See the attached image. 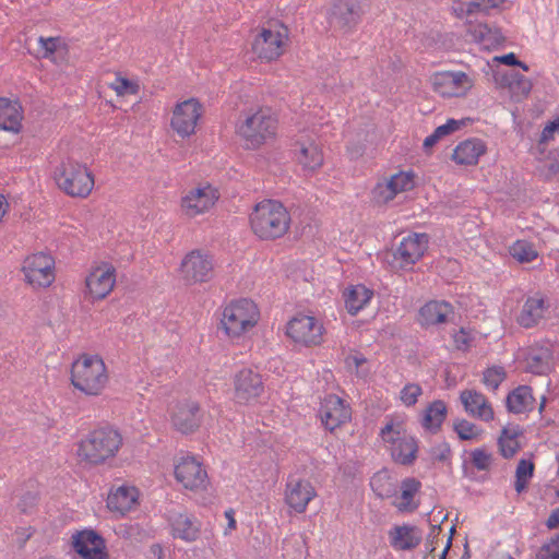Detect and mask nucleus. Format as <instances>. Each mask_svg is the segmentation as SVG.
Here are the masks:
<instances>
[{
  "mask_svg": "<svg viewBox=\"0 0 559 559\" xmlns=\"http://www.w3.org/2000/svg\"><path fill=\"white\" fill-rule=\"evenodd\" d=\"M511 254L520 262H531L537 257V252L525 241H516L511 248Z\"/></svg>",
  "mask_w": 559,
  "mask_h": 559,
  "instance_id": "43",
  "label": "nucleus"
},
{
  "mask_svg": "<svg viewBox=\"0 0 559 559\" xmlns=\"http://www.w3.org/2000/svg\"><path fill=\"white\" fill-rule=\"evenodd\" d=\"M496 59L499 62H501L506 66H510V67H515L516 64H520V60L516 58V56L513 52L503 55L501 57H497Z\"/></svg>",
  "mask_w": 559,
  "mask_h": 559,
  "instance_id": "60",
  "label": "nucleus"
},
{
  "mask_svg": "<svg viewBox=\"0 0 559 559\" xmlns=\"http://www.w3.org/2000/svg\"><path fill=\"white\" fill-rule=\"evenodd\" d=\"M471 462L478 471H488L492 463V455L486 449H475L471 452Z\"/></svg>",
  "mask_w": 559,
  "mask_h": 559,
  "instance_id": "45",
  "label": "nucleus"
},
{
  "mask_svg": "<svg viewBox=\"0 0 559 559\" xmlns=\"http://www.w3.org/2000/svg\"><path fill=\"white\" fill-rule=\"evenodd\" d=\"M216 200V191L211 186L195 188L182 198L181 207L186 215L194 217L207 211Z\"/></svg>",
  "mask_w": 559,
  "mask_h": 559,
  "instance_id": "18",
  "label": "nucleus"
},
{
  "mask_svg": "<svg viewBox=\"0 0 559 559\" xmlns=\"http://www.w3.org/2000/svg\"><path fill=\"white\" fill-rule=\"evenodd\" d=\"M559 131V117L552 121H549L543 129L539 144H544L554 139V133Z\"/></svg>",
  "mask_w": 559,
  "mask_h": 559,
  "instance_id": "56",
  "label": "nucleus"
},
{
  "mask_svg": "<svg viewBox=\"0 0 559 559\" xmlns=\"http://www.w3.org/2000/svg\"><path fill=\"white\" fill-rule=\"evenodd\" d=\"M284 34L262 28L252 43V50L260 59L272 61L282 55Z\"/></svg>",
  "mask_w": 559,
  "mask_h": 559,
  "instance_id": "19",
  "label": "nucleus"
},
{
  "mask_svg": "<svg viewBox=\"0 0 559 559\" xmlns=\"http://www.w3.org/2000/svg\"><path fill=\"white\" fill-rule=\"evenodd\" d=\"M55 179L70 197L86 198L94 187V178L88 169L72 159L62 162L56 168Z\"/></svg>",
  "mask_w": 559,
  "mask_h": 559,
  "instance_id": "5",
  "label": "nucleus"
},
{
  "mask_svg": "<svg viewBox=\"0 0 559 559\" xmlns=\"http://www.w3.org/2000/svg\"><path fill=\"white\" fill-rule=\"evenodd\" d=\"M546 525L548 528L552 530L559 526V511L558 509L554 510L546 521Z\"/></svg>",
  "mask_w": 559,
  "mask_h": 559,
  "instance_id": "62",
  "label": "nucleus"
},
{
  "mask_svg": "<svg viewBox=\"0 0 559 559\" xmlns=\"http://www.w3.org/2000/svg\"><path fill=\"white\" fill-rule=\"evenodd\" d=\"M506 377L503 367H491L484 371L483 381L487 386L497 390Z\"/></svg>",
  "mask_w": 559,
  "mask_h": 559,
  "instance_id": "44",
  "label": "nucleus"
},
{
  "mask_svg": "<svg viewBox=\"0 0 559 559\" xmlns=\"http://www.w3.org/2000/svg\"><path fill=\"white\" fill-rule=\"evenodd\" d=\"M421 394L423 389L418 383H408L401 390L400 397L406 406H414Z\"/></svg>",
  "mask_w": 559,
  "mask_h": 559,
  "instance_id": "46",
  "label": "nucleus"
},
{
  "mask_svg": "<svg viewBox=\"0 0 559 559\" xmlns=\"http://www.w3.org/2000/svg\"><path fill=\"white\" fill-rule=\"evenodd\" d=\"M432 86L443 97H461L473 87V80L461 71H445L432 76Z\"/></svg>",
  "mask_w": 559,
  "mask_h": 559,
  "instance_id": "11",
  "label": "nucleus"
},
{
  "mask_svg": "<svg viewBox=\"0 0 559 559\" xmlns=\"http://www.w3.org/2000/svg\"><path fill=\"white\" fill-rule=\"evenodd\" d=\"M427 234H413L403 238L394 252V258L401 261V266L415 264L428 248Z\"/></svg>",
  "mask_w": 559,
  "mask_h": 559,
  "instance_id": "17",
  "label": "nucleus"
},
{
  "mask_svg": "<svg viewBox=\"0 0 559 559\" xmlns=\"http://www.w3.org/2000/svg\"><path fill=\"white\" fill-rule=\"evenodd\" d=\"M111 87L119 96H123L126 94L136 95L140 90L136 83L126 78H117L116 83L111 84Z\"/></svg>",
  "mask_w": 559,
  "mask_h": 559,
  "instance_id": "50",
  "label": "nucleus"
},
{
  "mask_svg": "<svg viewBox=\"0 0 559 559\" xmlns=\"http://www.w3.org/2000/svg\"><path fill=\"white\" fill-rule=\"evenodd\" d=\"M298 162L305 169L313 171L322 166L323 154L316 143H301Z\"/></svg>",
  "mask_w": 559,
  "mask_h": 559,
  "instance_id": "36",
  "label": "nucleus"
},
{
  "mask_svg": "<svg viewBox=\"0 0 559 559\" xmlns=\"http://www.w3.org/2000/svg\"><path fill=\"white\" fill-rule=\"evenodd\" d=\"M38 43H39L40 50H41V57L52 60L53 55L57 51V48L59 46L60 38L59 37H47L46 38V37L40 36L38 39Z\"/></svg>",
  "mask_w": 559,
  "mask_h": 559,
  "instance_id": "51",
  "label": "nucleus"
},
{
  "mask_svg": "<svg viewBox=\"0 0 559 559\" xmlns=\"http://www.w3.org/2000/svg\"><path fill=\"white\" fill-rule=\"evenodd\" d=\"M552 368V355L548 348L532 349L526 357V369L535 374H545Z\"/></svg>",
  "mask_w": 559,
  "mask_h": 559,
  "instance_id": "35",
  "label": "nucleus"
},
{
  "mask_svg": "<svg viewBox=\"0 0 559 559\" xmlns=\"http://www.w3.org/2000/svg\"><path fill=\"white\" fill-rule=\"evenodd\" d=\"M485 152L486 146L480 140L469 139L455 147L452 158L460 165H475Z\"/></svg>",
  "mask_w": 559,
  "mask_h": 559,
  "instance_id": "28",
  "label": "nucleus"
},
{
  "mask_svg": "<svg viewBox=\"0 0 559 559\" xmlns=\"http://www.w3.org/2000/svg\"><path fill=\"white\" fill-rule=\"evenodd\" d=\"M85 282L91 296L94 299H103L115 286V269L108 265L96 267Z\"/></svg>",
  "mask_w": 559,
  "mask_h": 559,
  "instance_id": "21",
  "label": "nucleus"
},
{
  "mask_svg": "<svg viewBox=\"0 0 559 559\" xmlns=\"http://www.w3.org/2000/svg\"><path fill=\"white\" fill-rule=\"evenodd\" d=\"M547 309L544 298L528 297L518 317L521 326L530 329L538 324Z\"/></svg>",
  "mask_w": 559,
  "mask_h": 559,
  "instance_id": "30",
  "label": "nucleus"
},
{
  "mask_svg": "<svg viewBox=\"0 0 559 559\" xmlns=\"http://www.w3.org/2000/svg\"><path fill=\"white\" fill-rule=\"evenodd\" d=\"M447 405L442 400H436L424 411L420 419L423 428L431 433H437L447 418Z\"/></svg>",
  "mask_w": 559,
  "mask_h": 559,
  "instance_id": "31",
  "label": "nucleus"
},
{
  "mask_svg": "<svg viewBox=\"0 0 559 559\" xmlns=\"http://www.w3.org/2000/svg\"><path fill=\"white\" fill-rule=\"evenodd\" d=\"M319 415L323 426L333 431L350 420V407L335 394H330L321 402Z\"/></svg>",
  "mask_w": 559,
  "mask_h": 559,
  "instance_id": "15",
  "label": "nucleus"
},
{
  "mask_svg": "<svg viewBox=\"0 0 559 559\" xmlns=\"http://www.w3.org/2000/svg\"><path fill=\"white\" fill-rule=\"evenodd\" d=\"M72 546L83 559H108L105 539L94 530L75 533Z\"/></svg>",
  "mask_w": 559,
  "mask_h": 559,
  "instance_id": "16",
  "label": "nucleus"
},
{
  "mask_svg": "<svg viewBox=\"0 0 559 559\" xmlns=\"http://www.w3.org/2000/svg\"><path fill=\"white\" fill-rule=\"evenodd\" d=\"M276 130L277 119L270 108H258L246 112L236 126L237 134L249 150H257L274 139Z\"/></svg>",
  "mask_w": 559,
  "mask_h": 559,
  "instance_id": "3",
  "label": "nucleus"
},
{
  "mask_svg": "<svg viewBox=\"0 0 559 559\" xmlns=\"http://www.w3.org/2000/svg\"><path fill=\"white\" fill-rule=\"evenodd\" d=\"M108 381L106 365L99 356H82L73 362L71 382L87 395L102 393Z\"/></svg>",
  "mask_w": 559,
  "mask_h": 559,
  "instance_id": "4",
  "label": "nucleus"
},
{
  "mask_svg": "<svg viewBox=\"0 0 559 559\" xmlns=\"http://www.w3.org/2000/svg\"><path fill=\"white\" fill-rule=\"evenodd\" d=\"M314 496L316 490L307 480H290L286 485L285 501L298 513L306 511L308 503Z\"/></svg>",
  "mask_w": 559,
  "mask_h": 559,
  "instance_id": "22",
  "label": "nucleus"
},
{
  "mask_svg": "<svg viewBox=\"0 0 559 559\" xmlns=\"http://www.w3.org/2000/svg\"><path fill=\"white\" fill-rule=\"evenodd\" d=\"M440 531H441V527L439 525L431 527V532L427 538V546L430 547L429 552H432L435 550V547L432 546L433 539L439 535Z\"/></svg>",
  "mask_w": 559,
  "mask_h": 559,
  "instance_id": "63",
  "label": "nucleus"
},
{
  "mask_svg": "<svg viewBox=\"0 0 559 559\" xmlns=\"http://www.w3.org/2000/svg\"><path fill=\"white\" fill-rule=\"evenodd\" d=\"M386 182L378 183L373 191V199L377 203H388L393 200L396 195L395 191L390 187V189H385Z\"/></svg>",
  "mask_w": 559,
  "mask_h": 559,
  "instance_id": "53",
  "label": "nucleus"
},
{
  "mask_svg": "<svg viewBox=\"0 0 559 559\" xmlns=\"http://www.w3.org/2000/svg\"><path fill=\"white\" fill-rule=\"evenodd\" d=\"M22 118V106L17 100L0 98V129L19 132Z\"/></svg>",
  "mask_w": 559,
  "mask_h": 559,
  "instance_id": "29",
  "label": "nucleus"
},
{
  "mask_svg": "<svg viewBox=\"0 0 559 559\" xmlns=\"http://www.w3.org/2000/svg\"><path fill=\"white\" fill-rule=\"evenodd\" d=\"M202 112V104L197 98L186 99L175 106L170 126L179 136L189 138L194 134Z\"/></svg>",
  "mask_w": 559,
  "mask_h": 559,
  "instance_id": "9",
  "label": "nucleus"
},
{
  "mask_svg": "<svg viewBox=\"0 0 559 559\" xmlns=\"http://www.w3.org/2000/svg\"><path fill=\"white\" fill-rule=\"evenodd\" d=\"M522 433V431L519 429V427H504L501 431L500 437H506L508 439H514L518 440V437Z\"/></svg>",
  "mask_w": 559,
  "mask_h": 559,
  "instance_id": "61",
  "label": "nucleus"
},
{
  "mask_svg": "<svg viewBox=\"0 0 559 559\" xmlns=\"http://www.w3.org/2000/svg\"><path fill=\"white\" fill-rule=\"evenodd\" d=\"M391 546L397 550H412L423 540V532L415 525H396L390 532Z\"/></svg>",
  "mask_w": 559,
  "mask_h": 559,
  "instance_id": "23",
  "label": "nucleus"
},
{
  "mask_svg": "<svg viewBox=\"0 0 559 559\" xmlns=\"http://www.w3.org/2000/svg\"><path fill=\"white\" fill-rule=\"evenodd\" d=\"M171 423L181 433L193 432L200 426V406L192 401L178 403L171 414Z\"/></svg>",
  "mask_w": 559,
  "mask_h": 559,
  "instance_id": "20",
  "label": "nucleus"
},
{
  "mask_svg": "<svg viewBox=\"0 0 559 559\" xmlns=\"http://www.w3.org/2000/svg\"><path fill=\"white\" fill-rule=\"evenodd\" d=\"M453 313V307L447 301L431 300L426 302L418 313V322L423 326L444 323L449 314Z\"/></svg>",
  "mask_w": 559,
  "mask_h": 559,
  "instance_id": "24",
  "label": "nucleus"
},
{
  "mask_svg": "<svg viewBox=\"0 0 559 559\" xmlns=\"http://www.w3.org/2000/svg\"><path fill=\"white\" fill-rule=\"evenodd\" d=\"M372 490L381 499L390 498L395 493V488L386 475L377 474L370 481Z\"/></svg>",
  "mask_w": 559,
  "mask_h": 559,
  "instance_id": "41",
  "label": "nucleus"
},
{
  "mask_svg": "<svg viewBox=\"0 0 559 559\" xmlns=\"http://www.w3.org/2000/svg\"><path fill=\"white\" fill-rule=\"evenodd\" d=\"M462 126H464L463 120L449 119L447 123L439 126L436 128L432 134L427 136L424 141L425 150L431 148L435 144L439 142L443 136L459 130Z\"/></svg>",
  "mask_w": 559,
  "mask_h": 559,
  "instance_id": "39",
  "label": "nucleus"
},
{
  "mask_svg": "<svg viewBox=\"0 0 559 559\" xmlns=\"http://www.w3.org/2000/svg\"><path fill=\"white\" fill-rule=\"evenodd\" d=\"M135 488L121 486L116 491L110 492L107 498V507L110 510L118 511L121 514L130 511L136 502Z\"/></svg>",
  "mask_w": 559,
  "mask_h": 559,
  "instance_id": "34",
  "label": "nucleus"
},
{
  "mask_svg": "<svg viewBox=\"0 0 559 559\" xmlns=\"http://www.w3.org/2000/svg\"><path fill=\"white\" fill-rule=\"evenodd\" d=\"M361 15L362 9L358 0H337L331 8L329 21L334 28L347 33L357 26Z\"/></svg>",
  "mask_w": 559,
  "mask_h": 559,
  "instance_id": "12",
  "label": "nucleus"
},
{
  "mask_svg": "<svg viewBox=\"0 0 559 559\" xmlns=\"http://www.w3.org/2000/svg\"><path fill=\"white\" fill-rule=\"evenodd\" d=\"M460 397L465 411L473 416L486 421L493 419V411L484 394L474 390H465Z\"/></svg>",
  "mask_w": 559,
  "mask_h": 559,
  "instance_id": "26",
  "label": "nucleus"
},
{
  "mask_svg": "<svg viewBox=\"0 0 559 559\" xmlns=\"http://www.w3.org/2000/svg\"><path fill=\"white\" fill-rule=\"evenodd\" d=\"M55 260L50 254L38 252L24 260L22 271L34 287H48L55 281Z\"/></svg>",
  "mask_w": 559,
  "mask_h": 559,
  "instance_id": "7",
  "label": "nucleus"
},
{
  "mask_svg": "<svg viewBox=\"0 0 559 559\" xmlns=\"http://www.w3.org/2000/svg\"><path fill=\"white\" fill-rule=\"evenodd\" d=\"M421 484L414 477L405 478L402 481V502L397 506L400 511H413L417 508V506H412V500L414 496L418 492Z\"/></svg>",
  "mask_w": 559,
  "mask_h": 559,
  "instance_id": "38",
  "label": "nucleus"
},
{
  "mask_svg": "<svg viewBox=\"0 0 559 559\" xmlns=\"http://www.w3.org/2000/svg\"><path fill=\"white\" fill-rule=\"evenodd\" d=\"M37 502L38 492L27 490L20 496L16 507L21 513L26 514L29 513L37 506Z\"/></svg>",
  "mask_w": 559,
  "mask_h": 559,
  "instance_id": "48",
  "label": "nucleus"
},
{
  "mask_svg": "<svg viewBox=\"0 0 559 559\" xmlns=\"http://www.w3.org/2000/svg\"><path fill=\"white\" fill-rule=\"evenodd\" d=\"M290 224V215L282 203L264 200L250 214L252 231L261 239L270 240L284 236Z\"/></svg>",
  "mask_w": 559,
  "mask_h": 559,
  "instance_id": "2",
  "label": "nucleus"
},
{
  "mask_svg": "<svg viewBox=\"0 0 559 559\" xmlns=\"http://www.w3.org/2000/svg\"><path fill=\"white\" fill-rule=\"evenodd\" d=\"M502 84L508 86L513 95L527 97L532 91V82L519 72H511L503 76Z\"/></svg>",
  "mask_w": 559,
  "mask_h": 559,
  "instance_id": "37",
  "label": "nucleus"
},
{
  "mask_svg": "<svg viewBox=\"0 0 559 559\" xmlns=\"http://www.w3.org/2000/svg\"><path fill=\"white\" fill-rule=\"evenodd\" d=\"M503 2H504V0H480V2H475L473 4L479 9L488 10V9L498 8Z\"/></svg>",
  "mask_w": 559,
  "mask_h": 559,
  "instance_id": "59",
  "label": "nucleus"
},
{
  "mask_svg": "<svg viewBox=\"0 0 559 559\" xmlns=\"http://www.w3.org/2000/svg\"><path fill=\"white\" fill-rule=\"evenodd\" d=\"M498 445L500 453L504 459L512 457L521 448L518 440L508 439L506 437H499Z\"/></svg>",
  "mask_w": 559,
  "mask_h": 559,
  "instance_id": "52",
  "label": "nucleus"
},
{
  "mask_svg": "<svg viewBox=\"0 0 559 559\" xmlns=\"http://www.w3.org/2000/svg\"><path fill=\"white\" fill-rule=\"evenodd\" d=\"M175 477L178 483L190 490L205 489L209 484L206 471L193 456L181 459L175 466Z\"/></svg>",
  "mask_w": 559,
  "mask_h": 559,
  "instance_id": "13",
  "label": "nucleus"
},
{
  "mask_svg": "<svg viewBox=\"0 0 559 559\" xmlns=\"http://www.w3.org/2000/svg\"><path fill=\"white\" fill-rule=\"evenodd\" d=\"M390 187L395 191L396 194L403 191L412 190L414 187L413 175L406 173L393 175L390 180L386 181L385 189H390Z\"/></svg>",
  "mask_w": 559,
  "mask_h": 559,
  "instance_id": "42",
  "label": "nucleus"
},
{
  "mask_svg": "<svg viewBox=\"0 0 559 559\" xmlns=\"http://www.w3.org/2000/svg\"><path fill=\"white\" fill-rule=\"evenodd\" d=\"M507 408L510 413L522 414L533 409L534 397L532 389L527 385H520L507 396Z\"/></svg>",
  "mask_w": 559,
  "mask_h": 559,
  "instance_id": "32",
  "label": "nucleus"
},
{
  "mask_svg": "<svg viewBox=\"0 0 559 559\" xmlns=\"http://www.w3.org/2000/svg\"><path fill=\"white\" fill-rule=\"evenodd\" d=\"M214 270L211 255L201 250H192L182 259L180 272L188 285L209 282Z\"/></svg>",
  "mask_w": 559,
  "mask_h": 559,
  "instance_id": "8",
  "label": "nucleus"
},
{
  "mask_svg": "<svg viewBox=\"0 0 559 559\" xmlns=\"http://www.w3.org/2000/svg\"><path fill=\"white\" fill-rule=\"evenodd\" d=\"M535 465L531 460H520L515 471L514 487L518 493L524 491L534 475Z\"/></svg>",
  "mask_w": 559,
  "mask_h": 559,
  "instance_id": "40",
  "label": "nucleus"
},
{
  "mask_svg": "<svg viewBox=\"0 0 559 559\" xmlns=\"http://www.w3.org/2000/svg\"><path fill=\"white\" fill-rule=\"evenodd\" d=\"M123 442L118 429L106 425L90 431L78 445V456L82 462L100 465L114 459Z\"/></svg>",
  "mask_w": 559,
  "mask_h": 559,
  "instance_id": "1",
  "label": "nucleus"
},
{
  "mask_svg": "<svg viewBox=\"0 0 559 559\" xmlns=\"http://www.w3.org/2000/svg\"><path fill=\"white\" fill-rule=\"evenodd\" d=\"M481 40L490 41L491 44H501L504 40L503 35L499 29H491L487 25L479 26Z\"/></svg>",
  "mask_w": 559,
  "mask_h": 559,
  "instance_id": "54",
  "label": "nucleus"
},
{
  "mask_svg": "<svg viewBox=\"0 0 559 559\" xmlns=\"http://www.w3.org/2000/svg\"><path fill=\"white\" fill-rule=\"evenodd\" d=\"M536 557L537 559H559V534L543 545Z\"/></svg>",
  "mask_w": 559,
  "mask_h": 559,
  "instance_id": "49",
  "label": "nucleus"
},
{
  "mask_svg": "<svg viewBox=\"0 0 559 559\" xmlns=\"http://www.w3.org/2000/svg\"><path fill=\"white\" fill-rule=\"evenodd\" d=\"M259 320L257 305L250 299H239L230 302L223 311L221 325L230 337H239L253 328Z\"/></svg>",
  "mask_w": 559,
  "mask_h": 559,
  "instance_id": "6",
  "label": "nucleus"
},
{
  "mask_svg": "<svg viewBox=\"0 0 559 559\" xmlns=\"http://www.w3.org/2000/svg\"><path fill=\"white\" fill-rule=\"evenodd\" d=\"M453 428L461 440H472L479 435L476 426L465 419L454 423Z\"/></svg>",
  "mask_w": 559,
  "mask_h": 559,
  "instance_id": "47",
  "label": "nucleus"
},
{
  "mask_svg": "<svg viewBox=\"0 0 559 559\" xmlns=\"http://www.w3.org/2000/svg\"><path fill=\"white\" fill-rule=\"evenodd\" d=\"M453 338L455 347L460 350H466L469 347L472 341L468 333L464 329H461L457 333H455Z\"/></svg>",
  "mask_w": 559,
  "mask_h": 559,
  "instance_id": "57",
  "label": "nucleus"
},
{
  "mask_svg": "<svg viewBox=\"0 0 559 559\" xmlns=\"http://www.w3.org/2000/svg\"><path fill=\"white\" fill-rule=\"evenodd\" d=\"M417 452L418 444L415 438L396 432V438L391 443V456L395 463L412 465L417 457Z\"/></svg>",
  "mask_w": 559,
  "mask_h": 559,
  "instance_id": "25",
  "label": "nucleus"
},
{
  "mask_svg": "<svg viewBox=\"0 0 559 559\" xmlns=\"http://www.w3.org/2000/svg\"><path fill=\"white\" fill-rule=\"evenodd\" d=\"M226 518L228 519V528L234 530L236 527V521L233 515V510H228L225 512Z\"/></svg>",
  "mask_w": 559,
  "mask_h": 559,
  "instance_id": "64",
  "label": "nucleus"
},
{
  "mask_svg": "<svg viewBox=\"0 0 559 559\" xmlns=\"http://www.w3.org/2000/svg\"><path fill=\"white\" fill-rule=\"evenodd\" d=\"M323 326L314 317L297 316L293 318L288 324L286 334L296 343L306 346L318 345L322 341Z\"/></svg>",
  "mask_w": 559,
  "mask_h": 559,
  "instance_id": "10",
  "label": "nucleus"
},
{
  "mask_svg": "<svg viewBox=\"0 0 559 559\" xmlns=\"http://www.w3.org/2000/svg\"><path fill=\"white\" fill-rule=\"evenodd\" d=\"M430 455L433 460L444 462L451 455V448L448 442H441L430 449Z\"/></svg>",
  "mask_w": 559,
  "mask_h": 559,
  "instance_id": "55",
  "label": "nucleus"
},
{
  "mask_svg": "<svg viewBox=\"0 0 559 559\" xmlns=\"http://www.w3.org/2000/svg\"><path fill=\"white\" fill-rule=\"evenodd\" d=\"M235 399L240 404L257 400L264 392V384L260 373L243 368L234 378Z\"/></svg>",
  "mask_w": 559,
  "mask_h": 559,
  "instance_id": "14",
  "label": "nucleus"
},
{
  "mask_svg": "<svg viewBox=\"0 0 559 559\" xmlns=\"http://www.w3.org/2000/svg\"><path fill=\"white\" fill-rule=\"evenodd\" d=\"M173 536L186 542H194L200 535L199 523L188 514L175 513L170 515Z\"/></svg>",
  "mask_w": 559,
  "mask_h": 559,
  "instance_id": "27",
  "label": "nucleus"
},
{
  "mask_svg": "<svg viewBox=\"0 0 559 559\" xmlns=\"http://www.w3.org/2000/svg\"><path fill=\"white\" fill-rule=\"evenodd\" d=\"M396 432L393 428V423H388L380 431V436L384 442L392 443L396 438Z\"/></svg>",
  "mask_w": 559,
  "mask_h": 559,
  "instance_id": "58",
  "label": "nucleus"
},
{
  "mask_svg": "<svg viewBox=\"0 0 559 559\" xmlns=\"http://www.w3.org/2000/svg\"><path fill=\"white\" fill-rule=\"evenodd\" d=\"M373 292L359 284L344 292L345 307L352 316L357 314L371 299Z\"/></svg>",
  "mask_w": 559,
  "mask_h": 559,
  "instance_id": "33",
  "label": "nucleus"
}]
</instances>
